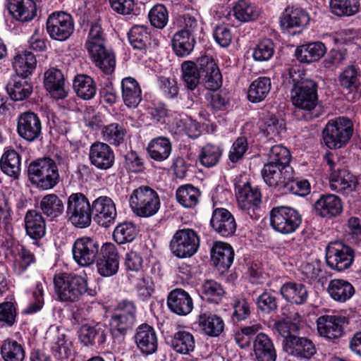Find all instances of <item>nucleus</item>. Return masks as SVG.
<instances>
[{
    "instance_id": "f257e3e1",
    "label": "nucleus",
    "mask_w": 361,
    "mask_h": 361,
    "mask_svg": "<svg viewBox=\"0 0 361 361\" xmlns=\"http://www.w3.org/2000/svg\"><path fill=\"white\" fill-rule=\"evenodd\" d=\"M106 37L101 25L93 23L89 30L85 48L95 65L104 73L110 74L115 68L114 54L106 49Z\"/></svg>"
},
{
    "instance_id": "f03ea898",
    "label": "nucleus",
    "mask_w": 361,
    "mask_h": 361,
    "mask_svg": "<svg viewBox=\"0 0 361 361\" xmlns=\"http://www.w3.org/2000/svg\"><path fill=\"white\" fill-rule=\"evenodd\" d=\"M353 133V121L347 116H341L327 121L322 130V138L329 149H337L346 146Z\"/></svg>"
},
{
    "instance_id": "7ed1b4c3",
    "label": "nucleus",
    "mask_w": 361,
    "mask_h": 361,
    "mask_svg": "<svg viewBox=\"0 0 361 361\" xmlns=\"http://www.w3.org/2000/svg\"><path fill=\"white\" fill-rule=\"evenodd\" d=\"M54 285L59 300L66 302L78 301L87 291V280L80 276L67 273L56 274Z\"/></svg>"
},
{
    "instance_id": "20e7f679",
    "label": "nucleus",
    "mask_w": 361,
    "mask_h": 361,
    "mask_svg": "<svg viewBox=\"0 0 361 361\" xmlns=\"http://www.w3.org/2000/svg\"><path fill=\"white\" fill-rule=\"evenodd\" d=\"M129 204L133 212L140 217H150L157 213L161 202L158 193L147 185L133 190L129 197Z\"/></svg>"
},
{
    "instance_id": "39448f33",
    "label": "nucleus",
    "mask_w": 361,
    "mask_h": 361,
    "mask_svg": "<svg viewBox=\"0 0 361 361\" xmlns=\"http://www.w3.org/2000/svg\"><path fill=\"white\" fill-rule=\"evenodd\" d=\"M28 173L32 182L43 190L54 188L59 181L58 166L50 158L32 162L28 167Z\"/></svg>"
},
{
    "instance_id": "423d86ee",
    "label": "nucleus",
    "mask_w": 361,
    "mask_h": 361,
    "mask_svg": "<svg viewBox=\"0 0 361 361\" xmlns=\"http://www.w3.org/2000/svg\"><path fill=\"white\" fill-rule=\"evenodd\" d=\"M269 217L271 228L282 234L294 233L302 223L300 213L290 207H275L270 211Z\"/></svg>"
},
{
    "instance_id": "0eeeda50",
    "label": "nucleus",
    "mask_w": 361,
    "mask_h": 361,
    "mask_svg": "<svg viewBox=\"0 0 361 361\" xmlns=\"http://www.w3.org/2000/svg\"><path fill=\"white\" fill-rule=\"evenodd\" d=\"M92 209L88 199L80 192L71 194L67 201L68 221L78 228H86L92 221Z\"/></svg>"
},
{
    "instance_id": "6e6552de",
    "label": "nucleus",
    "mask_w": 361,
    "mask_h": 361,
    "mask_svg": "<svg viewBox=\"0 0 361 361\" xmlns=\"http://www.w3.org/2000/svg\"><path fill=\"white\" fill-rule=\"evenodd\" d=\"M199 246V235L196 231L190 228L178 230L170 243L172 253L179 258H186L194 255Z\"/></svg>"
},
{
    "instance_id": "1a4fd4ad",
    "label": "nucleus",
    "mask_w": 361,
    "mask_h": 361,
    "mask_svg": "<svg viewBox=\"0 0 361 361\" xmlns=\"http://www.w3.org/2000/svg\"><path fill=\"white\" fill-rule=\"evenodd\" d=\"M293 104L306 111H312L317 104V85L312 80L301 81L295 84L290 91Z\"/></svg>"
},
{
    "instance_id": "9d476101",
    "label": "nucleus",
    "mask_w": 361,
    "mask_h": 361,
    "mask_svg": "<svg viewBox=\"0 0 361 361\" xmlns=\"http://www.w3.org/2000/svg\"><path fill=\"white\" fill-rule=\"evenodd\" d=\"M46 25L49 37L58 41L66 40L74 31V21L72 16L63 11H56L50 14Z\"/></svg>"
},
{
    "instance_id": "9b49d317",
    "label": "nucleus",
    "mask_w": 361,
    "mask_h": 361,
    "mask_svg": "<svg viewBox=\"0 0 361 361\" xmlns=\"http://www.w3.org/2000/svg\"><path fill=\"white\" fill-rule=\"evenodd\" d=\"M136 313V307L133 302L123 300L120 302L110 319L111 330L125 334L135 324Z\"/></svg>"
},
{
    "instance_id": "f8f14e48",
    "label": "nucleus",
    "mask_w": 361,
    "mask_h": 361,
    "mask_svg": "<svg viewBox=\"0 0 361 361\" xmlns=\"http://www.w3.org/2000/svg\"><path fill=\"white\" fill-rule=\"evenodd\" d=\"M236 198L240 209L245 212L252 219H256L260 214L262 204V193L257 187H252L246 183L236 187Z\"/></svg>"
},
{
    "instance_id": "ddd939ff",
    "label": "nucleus",
    "mask_w": 361,
    "mask_h": 361,
    "mask_svg": "<svg viewBox=\"0 0 361 361\" xmlns=\"http://www.w3.org/2000/svg\"><path fill=\"white\" fill-rule=\"evenodd\" d=\"M346 318L337 314H325L317 319V331L326 340L335 342L344 334Z\"/></svg>"
},
{
    "instance_id": "4468645a",
    "label": "nucleus",
    "mask_w": 361,
    "mask_h": 361,
    "mask_svg": "<svg viewBox=\"0 0 361 361\" xmlns=\"http://www.w3.org/2000/svg\"><path fill=\"white\" fill-rule=\"evenodd\" d=\"M99 252L98 243L89 237L78 238L72 247L73 257L81 267L92 264Z\"/></svg>"
},
{
    "instance_id": "2eb2a0df",
    "label": "nucleus",
    "mask_w": 361,
    "mask_h": 361,
    "mask_svg": "<svg viewBox=\"0 0 361 361\" xmlns=\"http://www.w3.org/2000/svg\"><path fill=\"white\" fill-rule=\"evenodd\" d=\"M326 261L332 269L338 271L348 269L353 261L352 250L341 243H331L326 247Z\"/></svg>"
},
{
    "instance_id": "dca6fc26",
    "label": "nucleus",
    "mask_w": 361,
    "mask_h": 361,
    "mask_svg": "<svg viewBox=\"0 0 361 361\" xmlns=\"http://www.w3.org/2000/svg\"><path fill=\"white\" fill-rule=\"evenodd\" d=\"M94 221L100 226L109 227L114 224L117 215L114 202L107 196H100L92 204Z\"/></svg>"
},
{
    "instance_id": "f3484780",
    "label": "nucleus",
    "mask_w": 361,
    "mask_h": 361,
    "mask_svg": "<svg viewBox=\"0 0 361 361\" xmlns=\"http://www.w3.org/2000/svg\"><path fill=\"white\" fill-rule=\"evenodd\" d=\"M264 182L271 187L283 188L293 178V169L268 161L262 171Z\"/></svg>"
},
{
    "instance_id": "a211bd4d",
    "label": "nucleus",
    "mask_w": 361,
    "mask_h": 361,
    "mask_svg": "<svg viewBox=\"0 0 361 361\" xmlns=\"http://www.w3.org/2000/svg\"><path fill=\"white\" fill-rule=\"evenodd\" d=\"M197 63L204 87L211 91L218 90L222 84V76L214 59L208 56H202L198 59Z\"/></svg>"
},
{
    "instance_id": "6ab92c4d",
    "label": "nucleus",
    "mask_w": 361,
    "mask_h": 361,
    "mask_svg": "<svg viewBox=\"0 0 361 361\" xmlns=\"http://www.w3.org/2000/svg\"><path fill=\"white\" fill-rule=\"evenodd\" d=\"M41 121L37 114L27 111L21 114L18 118L17 131L23 139L32 142L41 134Z\"/></svg>"
},
{
    "instance_id": "aec40b11",
    "label": "nucleus",
    "mask_w": 361,
    "mask_h": 361,
    "mask_svg": "<svg viewBox=\"0 0 361 361\" xmlns=\"http://www.w3.org/2000/svg\"><path fill=\"white\" fill-rule=\"evenodd\" d=\"M89 159L90 163L96 168L106 170L114 163V153L108 144L95 142L90 146Z\"/></svg>"
},
{
    "instance_id": "412c9836",
    "label": "nucleus",
    "mask_w": 361,
    "mask_h": 361,
    "mask_svg": "<svg viewBox=\"0 0 361 361\" xmlns=\"http://www.w3.org/2000/svg\"><path fill=\"white\" fill-rule=\"evenodd\" d=\"M210 224L223 237L232 235L236 230V223L233 214L224 208H216L213 211Z\"/></svg>"
},
{
    "instance_id": "4be33fe9",
    "label": "nucleus",
    "mask_w": 361,
    "mask_h": 361,
    "mask_svg": "<svg viewBox=\"0 0 361 361\" xmlns=\"http://www.w3.org/2000/svg\"><path fill=\"white\" fill-rule=\"evenodd\" d=\"M172 133L185 135L190 138H197L201 134L200 125L185 114H175L169 126Z\"/></svg>"
},
{
    "instance_id": "5701e85b",
    "label": "nucleus",
    "mask_w": 361,
    "mask_h": 361,
    "mask_svg": "<svg viewBox=\"0 0 361 361\" xmlns=\"http://www.w3.org/2000/svg\"><path fill=\"white\" fill-rule=\"evenodd\" d=\"M118 255L116 247L111 243H106L102 247V257L97 264L98 273L102 276H111L118 271Z\"/></svg>"
},
{
    "instance_id": "b1692460",
    "label": "nucleus",
    "mask_w": 361,
    "mask_h": 361,
    "mask_svg": "<svg viewBox=\"0 0 361 361\" xmlns=\"http://www.w3.org/2000/svg\"><path fill=\"white\" fill-rule=\"evenodd\" d=\"M314 207L316 214L324 218L335 217L343 211L341 198L334 194L322 195Z\"/></svg>"
},
{
    "instance_id": "393cba45",
    "label": "nucleus",
    "mask_w": 361,
    "mask_h": 361,
    "mask_svg": "<svg viewBox=\"0 0 361 361\" xmlns=\"http://www.w3.org/2000/svg\"><path fill=\"white\" fill-rule=\"evenodd\" d=\"M234 259V250L226 243L216 241L211 249V259L214 265L219 269L224 271L228 269L233 264Z\"/></svg>"
},
{
    "instance_id": "a878e982",
    "label": "nucleus",
    "mask_w": 361,
    "mask_h": 361,
    "mask_svg": "<svg viewBox=\"0 0 361 361\" xmlns=\"http://www.w3.org/2000/svg\"><path fill=\"white\" fill-rule=\"evenodd\" d=\"M357 185V177L347 171H341L338 174L332 173L329 180L330 188L344 195L355 191Z\"/></svg>"
},
{
    "instance_id": "bb28decb",
    "label": "nucleus",
    "mask_w": 361,
    "mask_h": 361,
    "mask_svg": "<svg viewBox=\"0 0 361 361\" xmlns=\"http://www.w3.org/2000/svg\"><path fill=\"white\" fill-rule=\"evenodd\" d=\"M169 308L178 315H187L193 308V302L185 290L177 288L171 291L168 296Z\"/></svg>"
},
{
    "instance_id": "cd10ccee",
    "label": "nucleus",
    "mask_w": 361,
    "mask_h": 361,
    "mask_svg": "<svg viewBox=\"0 0 361 361\" xmlns=\"http://www.w3.org/2000/svg\"><path fill=\"white\" fill-rule=\"evenodd\" d=\"M135 339L137 348L142 353L150 355L156 352L157 338L154 329L151 326L146 324L139 326Z\"/></svg>"
},
{
    "instance_id": "c85d7f7f",
    "label": "nucleus",
    "mask_w": 361,
    "mask_h": 361,
    "mask_svg": "<svg viewBox=\"0 0 361 361\" xmlns=\"http://www.w3.org/2000/svg\"><path fill=\"white\" fill-rule=\"evenodd\" d=\"M310 20L309 15L298 7H287L280 17V25L283 30L305 26Z\"/></svg>"
},
{
    "instance_id": "c756f323",
    "label": "nucleus",
    "mask_w": 361,
    "mask_h": 361,
    "mask_svg": "<svg viewBox=\"0 0 361 361\" xmlns=\"http://www.w3.org/2000/svg\"><path fill=\"white\" fill-rule=\"evenodd\" d=\"M44 87L55 99H63L67 95L64 77L56 68H49L44 73Z\"/></svg>"
},
{
    "instance_id": "7c9ffc66",
    "label": "nucleus",
    "mask_w": 361,
    "mask_h": 361,
    "mask_svg": "<svg viewBox=\"0 0 361 361\" xmlns=\"http://www.w3.org/2000/svg\"><path fill=\"white\" fill-rule=\"evenodd\" d=\"M8 9L11 15L20 22L32 20L37 13L33 0H8Z\"/></svg>"
},
{
    "instance_id": "2f4dec72",
    "label": "nucleus",
    "mask_w": 361,
    "mask_h": 361,
    "mask_svg": "<svg viewBox=\"0 0 361 361\" xmlns=\"http://www.w3.org/2000/svg\"><path fill=\"white\" fill-rule=\"evenodd\" d=\"M253 350L257 361H276V352L272 340L265 334H258L253 341Z\"/></svg>"
},
{
    "instance_id": "473e14b6",
    "label": "nucleus",
    "mask_w": 361,
    "mask_h": 361,
    "mask_svg": "<svg viewBox=\"0 0 361 361\" xmlns=\"http://www.w3.org/2000/svg\"><path fill=\"white\" fill-rule=\"evenodd\" d=\"M26 234L32 239L38 240L46 233V224L42 214L36 210L27 212L25 219Z\"/></svg>"
},
{
    "instance_id": "72a5a7b5",
    "label": "nucleus",
    "mask_w": 361,
    "mask_h": 361,
    "mask_svg": "<svg viewBox=\"0 0 361 361\" xmlns=\"http://www.w3.org/2000/svg\"><path fill=\"white\" fill-rule=\"evenodd\" d=\"M122 99L128 108H136L142 101V90L137 81L127 77L121 80Z\"/></svg>"
},
{
    "instance_id": "f704fd0d",
    "label": "nucleus",
    "mask_w": 361,
    "mask_h": 361,
    "mask_svg": "<svg viewBox=\"0 0 361 361\" xmlns=\"http://www.w3.org/2000/svg\"><path fill=\"white\" fill-rule=\"evenodd\" d=\"M326 52V47L321 42H311L299 46L295 49V56L302 63H310L319 61Z\"/></svg>"
},
{
    "instance_id": "c9c22d12",
    "label": "nucleus",
    "mask_w": 361,
    "mask_h": 361,
    "mask_svg": "<svg viewBox=\"0 0 361 361\" xmlns=\"http://www.w3.org/2000/svg\"><path fill=\"white\" fill-rule=\"evenodd\" d=\"M107 329L102 324L82 325L79 330V339L85 345H90L97 341L98 344L102 345L106 342Z\"/></svg>"
},
{
    "instance_id": "e433bc0d",
    "label": "nucleus",
    "mask_w": 361,
    "mask_h": 361,
    "mask_svg": "<svg viewBox=\"0 0 361 361\" xmlns=\"http://www.w3.org/2000/svg\"><path fill=\"white\" fill-rule=\"evenodd\" d=\"M198 325L201 330L209 336H219L224 329V322L218 315L201 312L198 317Z\"/></svg>"
},
{
    "instance_id": "4c0bfd02",
    "label": "nucleus",
    "mask_w": 361,
    "mask_h": 361,
    "mask_svg": "<svg viewBox=\"0 0 361 361\" xmlns=\"http://www.w3.org/2000/svg\"><path fill=\"white\" fill-rule=\"evenodd\" d=\"M327 292L334 300L345 302L355 294V288L348 281L333 279L328 284Z\"/></svg>"
},
{
    "instance_id": "58836bf2",
    "label": "nucleus",
    "mask_w": 361,
    "mask_h": 361,
    "mask_svg": "<svg viewBox=\"0 0 361 361\" xmlns=\"http://www.w3.org/2000/svg\"><path fill=\"white\" fill-rule=\"evenodd\" d=\"M6 90L13 101H23L32 92V85L25 78L16 76L8 82Z\"/></svg>"
},
{
    "instance_id": "ea45409f",
    "label": "nucleus",
    "mask_w": 361,
    "mask_h": 361,
    "mask_svg": "<svg viewBox=\"0 0 361 361\" xmlns=\"http://www.w3.org/2000/svg\"><path fill=\"white\" fill-rule=\"evenodd\" d=\"M284 350L293 356L307 360L316 353L314 343L310 339L302 337H296L290 341L289 345Z\"/></svg>"
},
{
    "instance_id": "a19ab883",
    "label": "nucleus",
    "mask_w": 361,
    "mask_h": 361,
    "mask_svg": "<svg viewBox=\"0 0 361 361\" xmlns=\"http://www.w3.org/2000/svg\"><path fill=\"white\" fill-rule=\"evenodd\" d=\"M12 64L18 76L26 78L31 75L35 70L37 60L32 53L25 51L16 54Z\"/></svg>"
},
{
    "instance_id": "79ce46f5",
    "label": "nucleus",
    "mask_w": 361,
    "mask_h": 361,
    "mask_svg": "<svg viewBox=\"0 0 361 361\" xmlns=\"http://www.w3.org/2000/svg\"><path fill=\"white\" fill-rule=\"evenodd\" d=\"M280 291L287 301L297 305L305 303L308 298L305 286L300 283H286L281 286Z\"/></svg>"
},
{
    "instance_id": "37998d69",
    "label": "nucleus",
    "mask_w": 361,
    "mask_h": 361,
    "mask_svg": "<svg viewBox=\"0 0 361 361\" xmlns=\"http://www.w3.org/2000/svg\"><path fill=\"white\" fill-rule=\"evenodd\" d=\"M233 16L240 23H247L256 20L259 16V9L247 0H238L233 4Z\"/></svg>"
},
{
    "instance_id": "c03bdc74",
    "label": "nucleus",
    "mask_w": 361,
    "mask_h": 361,
    "mask_svg": "<svg viewBox=\"0 0 361 361\" xmlns=\"http://www.w3.org/2000/svg\"><path fill=\"white\" fill-rule=\"evenodd\" d=\"M171 150V141L165 137H157L152 139L147 146V151L150 157L158 161H162L168 159Z\"/></svg>"
},
{
    "instance_id": "a18cd8bd",
    "label": "nucleus",
    "mask_w": 361,
    "mask_h": 361,
    "mask_svg": "<svg viewBox=\"0 0 361 361\" xmlns=\"http://www.w3.org/2000/svg\"><path fill=\"white\" fill-rule=\"evenodd\" d=\"M0 166L6 175L14 178H18L21 167L20 156L14 149L6 150L1 156Z\"/></svg>"
},
{
    "instance_id": "49530a36",
    "label": "nucleus",
    "mask_w": 361,
    "mask_h": 361,
    "mask_svg": "<svg viewBox=\"0 0 361 361\" xmlns=\"http://www.w3.org/2000/svg\"><path fill=\"white\" fill-rule=\"evenodd\" d=\"M186 30H180L174 34L172 47L176 54L180 57L188 56L194 49L195 40Z\"/></svg>"
},
{
    "instance_id": "de8ad7c7",
    "label": "nucleus",
    "mask_w": 361,
    "mask_h": 361,
    "mask_svg": "<svg viewBox=\"0 0 361 361\" xmlns=\"http://www.w3.org/2000/svg\"><path fill=\"white\" fill-rule=\"evenodd\" d=\"M200 190L191 184H186L178 188L176 197L178 202L185 208H194L199 203Z\"/></svg>"
},
{
    "instance_id": "09e8293b",
    "label": "nucleus",
    "mask_w": 361,
    "mask_h": 361,
    "mask_svg": "<svg viewBox=\"0 0 361 361\" xmlns=\"http://www.w3.org/2000/svg\"><path fill=\"white\" fill-rule=\"evenodd\" d=\"M271 87V80L268 77H259L250 85L247 98L252 103L263 101L269 94Z\"/></svg>"
},
{
    "instance_id": "8fccbe9b",
    "label": "nucleus",
    "mask_w": 361,
    "mask_h": 361,
    "mask_svg": "<svg viewBox=\"0 0 361 361\" xmlns=\"http://www.w3.org/2000/svg\"><path fill=\"white\" fill-rule=\"evenodd\" d=\"M195 341L193 335L185 330H178L173 335L171 346L180 354H188L195 349Z\"/></svg>"
},
{
    "instance_id": "3c124183",
    "label": "nucleus",
    "mask_w": 361,
    "mask_h": 361,
    "mask_svg": "<svg viewBox=\"0 0 361 361\" xmlns=\"http://www.w3.org/2000/svg\"><path fill=\"white\" fill-rule=\"evenodd\" d=\"M51 349L53 355L58 360L67 359L73 350V342L69 337L59 331L51 343Z\"/></svg>"
},
{
    "instance_id": "603ef678",
    "label": "nucleus",
    "mask_w": 361,
    "mask_h": 361,
    "mask_svg": "<svg viewBox=\"0 0 361 361\" xmlns=\"http://www.w3.org/2000/svg\"><path fill=\"white\" fill-rule=\"evenodd\" d=\"M126 133L127 131L123 126L117 123L104 126L101 129L103 140L115 146H118L123 142Z\"/></svg>"
},
{
    "instance_id": "864d4df0",
    "label": "nucleus",
    "mask_w": 361,
    "mask_h": 361,
    "mask_svg": "<svg viewBox=\"0 0 361 361\" xmlns=\"http://www.w3.org/2000/svg\"><path fill=\"white\" fill-rule=\"evenodd\" d=\"M40 208L51 219L61 216L64 211L63 201L55 194L44 196L40 202Z\"/></svg>"
},
{
    "instance_id": "5fc2aeb1",
    "label": "nucleus",
    "mask_w": 361,
    "mask_h": 361,
    "mask_svg": "<svg viewBox=\"0 0 361 361\" xmlns=\"http://www.w3.org/2000/svg\"><path fill=\"white\" fill-rule=\"evenodd\" d=\"M73 88L77 95L85 100L94 97L97 91L94 80L86 75H78L75 78Z\"/></svg>"
},
{
    "instance_id": "6e6d98bb",
    "label": "nucleus",
    "mask_w": 361,
    "mask_h": 361,
    "mask_svg": "<svg viewBox=\"0 0 361 361\" xmlns=\"http://www.w3.org/2000/svg\"><path fill=\"white\" fill-rule=\"evenodd\" d=\"M181 69L185 86L189 90H195L200 83V67L198 68L193 61H186L182 63Z\"/></svg>"
},
{
    "instance_id": "4d7b16f0",
    "label": "nucleus",
    "mask_w": 361,
    "mask_h": 361,
    "mask_svg": "<svg viewBox=\"0 0 361 361\" xmlns=\"http://www.w3.org/2000/svg\"><path fill=\"white\" fill-rule=\"evenodd\" d=\"M361 75L353 66L347 67L339 75L341 86L349 92H358L360 89Z\"/></svg>"
},
{
    "instance_id": "13d9d810",
    "label": "nucleus",
    "mask_w": 361,
    "mask_h": 361,
    "mask_svg": "<svg viewBox=\"0 0 361 361\" xmlns=\"http://www.w3.org/2000/svg\"><path fill=\"white\" fill-rule=\"evenodd\" d=\"M1 354L4 361H23L25 356L23 346L13 339L4 341Z\"/></svg>"
},
{
    "instance_id": "bf43d9fd",
    "label": "nucleus",
    "mask_w": 361,
    "mask_h": 361,
    "mask_svg": "<svg viewBox=\"0 0 361 361\" xmlns=\"http://www.w3.org/2000/svg\"><path fill=\"white\" fill-rule=\"evenodd\" d=\"M359 0H330V9L337 16H350L358 12Z\"/></svg>"
},
{
    "instance_id": "052dcab7",
    "label": "nucleus",
    "mask_w": 361,
    "mask_h": 361,
    "mask_svg": "<svg viewBox=\"0 0 361 361\" xmlns=\"http://www.w3.org/2000/svg\"><path fill=\"white\" fill-rule=\"evenodd\" d=\"M222 155V151L216 145L208 143L201 149L199 159L201 164L210 168L216 165Z\"/></svg>"
},
{
    "instance_id": "680f3d73",
    "label": "nucleus",
    "mask_w": 361,
    "mask_h": 361,
    "mask_svg": "<svg viewBox=\"0 0 361 361\" xmlns=\"http://www.w3.org/2000/svg\"><path fill=\"white\" fill-rule=\"evenodd\" d=\"M35 262L36 259L34 254L29 250L22 247L15 257L13 264V271L17 275H21Z\"/></svg>"
},
{
    "instance_id": "e2e57ef3",
    "label": "nucleus",
    "mask_w": 361,
    "mask_h": 361,
    "mask_svg": "<svg viewBox=\"0 0 361 361\" xmlns=\"http://www.w3.org/2000/svg\"><path fill=\"white\" fill-rule=\"evenodd\" d=\"M260 129L266 137L273 139L284 130L285 123L283 119H279L276 116L271 115L264 118Z\"/></svg>"
},
{
    "instance_id": "0e129e2a",
    "label": "nucleus",
    "mask_w": 361,
    "mask_h": 361,
    "mask_svg": "<svg viewBox=\"0 0 361 361\" xmlns=\"http://www.w3.org/2000/svg\"><path fill=\"white\" fill-rule=\"evenodd\" d=\"M137 234L135 226L130 222H124L118 225L113 233L114 240L118 244L133 241Z\"/></svg>"
},
{
    "instance_id": "69168bd1",
    "label": "nucleus",
    "mask_w": 361,
    "mask_h": 361,
    "mask_svg": "<svg viewBox=\"0 0 361 361\" xmlns=\"http://www.w3.org/2000/svg\"><path fill=\"white\" fill-rule=\"evenodd\" d=\"M128 40L133 48L145 49L149 41V34L147 27L134 25L128 32Z\"/></svg>"
},
{
    "instance_id": "338daca9",
    "label": "nucleus",
    "mask_w": 361,
    "mask_h": 361,
    "mask_svg": "<svg viewBox=\"0 0 361 361\" xmlns=\"http://www.w3.org/2000/svg\"><path fill=\"white\" fill-rule=\"evenodd\" d=\"M224 293L222 286L215 281L207 280L202 284V297L210 302L218 303L221 300Z\"/></svg>"
},
{
    "instance_id": "774afa93",
    "label": "nucleus",
    "mask_w": 361,
    "mask_h": 361,
    "mask_svg": "<svg viewBox=\"0 0 361 361\" xmlns=\"http://www.w3.org/2000/svg\"><path fill=\"white\" fill-rule=\"evenodd\" d=\"M148 17L151 25L159 29L164 28L169 21L168 11L162 4L154 6L150 9Z\"/></svg>"
}]
</instances>
